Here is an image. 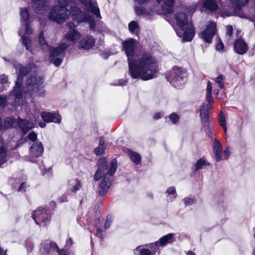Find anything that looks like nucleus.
<instances>
[{"mask_svg":"<svg viewBox=\"0 0 255 255\" xmlns=\"http://www.w3.org/2000/svg\"><path fill=\"white\" fill-rule=\"evenodd\" d=\"M112 222V217L110 215H108L107 217L106 221H105L104 224V230H106L110 227Z\"/></svg>","mask_w":255,"mask_h":255,"instance_id":"50","label":"nucleus"},{"mask_svg":"<svg viewBox=\"0 0 255 255\" xmlns=\"http://www.w3.org/2000/svg\"><path fill=\"white\" fill-rule=\"evenodd\" d=\"M169 118L173 124L178 123L180 119L179 116L174 112L169 115Z\"/></svg>","mask_w":255,"mask_h":255,"instance_id":"40","label":"nucleus"},{"mask_svg":"<svg viewBox=\"0 0 255 255\" xmlns=\"http://www.w3.org/2000/svg\"><path fill=\"white\" fill-rule=\"evenodd\" d=\"M97 165L98 169L94 176L95 181L99 180L105 171L108 169L107 158L105 156L101 157L97 162Z\"/></svg>","mask_w":255,"mask_h":255,"instance_id":"9","label":"nucleus"},{"mask_svg":"<svg viewBox=\"0 0 255 255\" xmlns=\"http://www.w3.org/2000/svg\"><path fill=\"white\" fill-rule=\"evenodd\" d=\"M31 3L34 10L37 13H42L46 11L49 5L47 0H35Z\"/></svg>","mask_w":255,"mask_h":255,"instance_id":"14","label":"nucleus"},{"mask_svg":"<svg viewBox=\"0 0 255 255\" xmlns=\"http://www.w3.org/2000/svg\"><path fill=\"white\" fill-rule=\"evenodd\" d=\"M20 11L21 19L23 21H27L29 18V13L26 7L21 8Z\"/></svg>","mask_w":255,"mask_h":255,"instance_id":"32","label":"nucleus"},{"mask_svg":"<svg viewBox=\"0 0 255 255\" xmlns=\"http://www.w3.org/2000/svg\"><path fill=\"white\" fill-rule=\"evenodd\" d=\"M138 27V25L137 24V22L135 21H131L128 24V29L129 31L131 33H133L135 31V29Z\"/></svg>","mask_w":255,"mask_h":255,"instance_id":"42","label":"nucleus"},{"mask_svg":"<svg viewBox=\"0 0 255 255\" xmlns=\"http://www.w3.org/2000/svg\"><path fill=\"white\" fill-rule=\"evenodd\" d=\"M40 116L43 121L47 123H54L60 124L62 119L58 111L52 112L43 111L41 113Z\"/></svg>","mask_w":255,"mask_h":255,"instance_id":"8","label":"nucleus"},{"mask_svg":"<svg viewBox=\"0 0 255 255\" xmlns=\"http://www.w3.org/2000/svg\"><path fill=\"white\" fill-rule=\"evenodd\" d=\"M168 81L176 89H180L186 83L187 73L184 69L174 66L166 76Z\"/></svg>","mask_w":255,"mask_h":255,"instance_id":"4","label":"nucleus"},{"mask_svg":"<svg viewBox=\"0 0 255 255\" xmlns=\"http://www.w3.org/2000/svg\"><path fill=\"white\" fill-rule=\"evenodd\" d=\"M210 163L207 162L203 158H202L197 160L194 165V170L197 171L202 169L204 166H209Z\"/></svg>","mask_w":255,"mask_h":255,"instance_id":"29","label":"nucleus"},{"mask_svg":"<svg viewBox=\"0 0 255 255\" xmlns=\"http://www.w3.org/2000/svg\"><path fill=\"white\" fill-rule=\"evenodd\" d=\"M89 26L90 28L92 29H93L96 27V22L94 19L89 21Z\"/></svg>","mask_w":255,"mask_h":255,"instance_id":"64","label":"nucleus"},{"mask_svg":"<svg viewBox=\"0 0 255 255\" xmlns=\"http://www.w3.org/2000/svg\"><path fill=\"white\" fill-rule=\"evenodd\" d=\"M203 7L211 12L218 9V4L215 0H205L203 3Z\"/></svg>","mask_w":255,"mask_h":255,"instance_id":"23","label":"nucleus"},{"mask_svg":"<svg viewBox=\"0 0 255 255\" xmlns=\"http://www.w3.org/2000/svg\"><path fill=\"white\" fill-rule=\"evenodd\" d=\"M12 121L10 119L4 121L3 128L7 129L12 127Z\"/></svg>","mask_w":255,"mask_h":255,"instance_id":"55","label":"nucleus"},{"mask_svg":"<svg viewBox=\"0 0 255 255\" xmlns=\"http://www.w3.org/2000/svg\"><path fill=\"white\" fill-rule=\"evenodd\" d=\"M112 181L111 178H107V175L104 176L98 187L99 195L100 196H104L108 192Z\"/></svg>","mask_w":255,"mask_h":255,"instance_id":"13","label":"nucleus"},{"mask_svg":"<svg viewBox=\"0 0 255 255\" xmlns=\"http://www.w3.org/2000/svg\"><path fill=\"white\" fill-rule=\"evenodd\" d=\"M22 42L26 50H29L31 46V38L29 36H23L21 37Z\"/></svg>","mask_w":255,"mask_h":255,"instance_id":"33","label":"nucleus"},{"mask_svg":"<svg viewBox=\"0 0 255 255\" xmlns=\"http://www.w3.org/2000/svg\"><path fill=\"white\" fill-rule=\"evenodd\" d=\"M31 71V69L28 67L22 66L18 70V76L24 78L27 76Z\"/></svg>","mask_w":255,"mask_h":255,"instance_id":"31","label":"nucleus"},{"mask_svg":"<svg viewBox=\"0 0 255 255\" xmlns=\"http://www.w3.org/2000/svg\"><path fill=\"white\" fill-rule=\"evenodd\" d=\"M95 39L92 36H89L82 38L79 42V46L80 48L89 50L95 45Z\"/></svg>","mask_w":255,"mask_h":255,"instance_id":"17","label":"nucleus"},{"mask_svg":"<svg viewBox=\"0 0 255 255\" xmlns=\"http://www.w3.org/2000/svg\"><path fill=\"white\" fill-rule=\"evenodd\" d=\"M81 181L79 179L76 180V184L72 188L71 191L73 193L76 192L81 187Z\"/></svg>","mask_w":255,"mask_h":255,"instance_id":"49","label":"nucleus"},{"mask_svg":"<svg viewBox=\"0 0 255 255\" xmlns=\"http://www.w3.org/2000/svg\"><path fill=\"white\" fill-rule=\"evenodd\" d=\"M175 18L177 25L181 30H184L185 27L188 26V24L192 23V22H188L187 15L183 12H177L175 14Z\"/></svg>","mask_w":255,"mask_h":255,"instance_id":"11","label":"nucleus"},{"mask_svg":"<svg viewBox=\"0 0 255 255\" xmlns=\"http://www.w3.org/2000/svg\"><path fill=\"white\" fill-rule=\"evenodd\" d=\"M219 124L221 126H225L227 125L226 121L225 119V117L223 113L221 112L219 116Z\"/></svg>","mask_w":255,"mask_h":255,"instance_id":"44","label":"nucleus"},{"mask_svg":"<svg viewBox=\"0 0 255 255\" xmlns=\"http://www.w3.org/2000/svg\"><path fill=\"white\" fill-rule=\"evenodd\" d=\"M160 246L158 241H156L154 243L150 244L148 246V248L150 249V251L152 253V255H154L156 254L157 251L159 250L158 247Z\"/></svg>","mask_w":255,"mask_h":255,"instance_id":"36","label":"nucleus"},{"mask_svg":"<svg viewBox=\"0 0 255 255\" xmlns=\"http://www.w3.org/2000/svg\"><path fill=\"white\" fill-rule=\"evenodd\" d=\"M27 138L31 141L35 142L37 139V135L34 131H33L28 134Z\"/></svg>","mask_w":255,"mask_h":255,"instance_id":"51","label":"nucleus"},{"mask_svg":"<svg viewBox=\"0 0 255 255\" xmlns=\"http://www.w3.org/2000/svg\"><path fill=\"white\" fill-rule=\"evenodd\" d=\"M96 236L100 238L101 239L103 238V232H104L105 230H103V228H96Z\"/></svg>","mask_w":255,"mask_h":255,"instance_id":"56","label":"nucleus"},{"mask_svg":"<svg viewBox=\"0 0 255 255\" xmlns=\"http://www.w3.org/2000/svg\"><path fill=\"white\" fill-rule=\"evenodd\" d=\"M110 164L111 166L110 168L107 169V172L105 173L104 175H107L108 178H111V180H113V176L115 173L118 166L117 160L116 159H113Z\"/></svg>","mask_w":255,"mask_h":255,"instance_id":"25","label":"nucleus"},{"mask_svg":"<svg viewBox=\"0 0 255 255\" xmlns=\"http://www.w3.org/2000/svg\"><path fill=\"white\" fill-rule=\"evenodd\" d=\"M233 29L232 25H228L227 26V35H229L230 37L232 36L233 33Z\"/></svg>","mask_w":255,"mask_h":255,"instance_id":"60","label":"nucleus"},{"mask_svg":"<svg viewBox=\"0 0 255 255\" xmlns=\"http://www.w3.org/2000/svg\"><path fill=\"white\" fill-rule=\"evenodd\" d=\"M183 33V39L186 42H190L192 40L195 34V28L193 23L188 24V26L185 27V29L182 30Z\"/></svg>","mask_w":255,"mask_h":255,"instance_id":"16","label":"nucleus"},{"mask_svg":"<svg viewBox=\"0 0 255 255\" xmlns=\"http://www.w3.org/2000/svg\"><path fill=\"white\" fill-rule=\"evenodd\" d=\"M136 40L130 38L122 42V50L124 51L128 65V72L133 79L144 81L155 77L157 71L156 59L150 53L144 52L138 59H133L135 54Z\"/></svg>","mask_w":255,"mask_h":255,"instance_id":"1","label":"nucleus"},{"mask_svg":"<svg viewBox=\"0 0 255 255\" xmlns=\"http://www.w3.org/2000/svg\"><path fill=\"white\" fill-rule=\"evenodd\" d=\"M68 47L69 45L66 43H61L57 47H53L50 51L49 57L51 58L62 56L63 58L65 55V51Z\"/></svg>","mask_w":255,"mask_h":255,"instance_id":"12","label":"nucleus"},{"mask_svg":"<svg viewBox=\"0 0 255 255\" xmlns=\"http://www.w3.org/2000/svg\"><path fill=\"white\" fill-rule=\"evenodd\" d=\"M43 83L44 78L42 76L30 75L26 80L27 91L25 92V96L31 98L44 97L45 90L44 89Z\"/></svg>","mask_w":255,"mask_h":255,"instance_id":"3","label":"nucleus"},{"mask_svg":"<svg viewBox=\"0 0 255 255\" xmlns=\"http://www.w3.org/2000/svg\"><path fill=\"white\" fill-rule=\"evenodd\" d=\"M210 111L208 105L205 103H203L200 109V118L203 128L205 130L206 134L209 137H211L212 133L210 128Z\"/></svg>","mask_w":255,"mask_h":255,"instance_id":"6","label":"nucleus"},{"mask_svg":"<svg viewBox=\"0 0 255 255\" xmlns=\"http://www.w3.org/2000/svg\"><path fill=\"white\" fill-rule=\"evenodd\" d=\"M166 193H167L169 195H172L174 196V198L176 197L177 194L176 189L174 186H171L168 187L166 190Z\"/></svg>","mask_w":255,"mask_h":255,"instance_id":"48","label":"nucleus"},{"mask_svg":"<svg viewBox=\"0 0 255 255\" xmlns=\"http://www.w3.org/2000/svg\"><path fill=\"white\" fill-rule=\"evenodd\" d=\"M100 55L104 59H108L111 55V53L110 50H105L101 53Z\"/></svg>","mask_w":255,"mask_h":255,"instance_id":"53","label":"nucleus"},{"mask_svg":"<svg viewBox=\"0 0 255 255\" xmlns=\"http://www.w3.org/2000/svg\"><path fill=\"white\" fill-rule=\"evenodd\" d=\"M163 4L162 6V10L165 14H171L174 11V0H163Z\"/></svg>","mask_w":255,"mask_h":255,"instance_id":"20","label":"nucleus"},{"mask_svg":"<svg viewBox=\"0 0 255 255\" xmlns=\"http://www.w3.org/2000/svg\"><path fill=\"white\" fill-rule=\"evenodd\" d=\"M49 247L51 249H53L56 250V252L59 255L61 253H65V251L64 249L60 250L57 244L54 242H51L50 243Z\"/></svg>","mask_w":255,"mask_h":255,"instance_id":"43","label":"nucleus"},{"mask_svg":"<svg viewBox=\"0 0 255 255\" xmlns=\"http://www.w3.org/2000/svg\"><path fill=\"white\" fill-rule=\"evenodd\" d=\"M140 246L137 247L135 251H139L140 255H152L150 251L148 249H140Z\"/></svg>","mask_w":255,"mask_h":255,"instance_id":"41","label":"nucleus"},{"mask_svg":"<svg viewBox=\"0 0 255 255\" xmlns=\"http://www.w3.org/2000/svg\"><path fill=\"white\" fill-rule=\"evenodd\" d=\"M127 154L130 158V160L135 164L139 165L141 163V157L140 155L130 149H127Z\"/></svg>","mask_w":255,"mask_h":255,"instance_id":"21","label":"nucleus"},{"mask_svg":"<svg viewBox=\"0 0 255 255\" xmlns=\"http://www.w3.org/2000/svg\"><path fill=\"white\" fill-rule=\"evenodd\" d=\"M213 152L216 161H220L221 160L222 151H214Z\"/></svg>","mask_w":255,"mask_h":255,"instance_id":"59","label":"nucleus"},{"mask_svg":"<svg viewBox=\"0 0 255 255\" xmlns=\"http://www.w3.org/2000/svg\"><path fill=\"white\" fill-rule=\"evenodd\" d=\"M234 51L239 55H244L249 49L248 45L242 38H239L234 41Z\"/></svg>","mask_w":255,"mask_h":255,"instance_id":"10","label":"nucleus"},{"mask_svg":"<svg viewBox=\"0 0 255 255\" xmlns=\"http://www.w3.org/2000/svg\"><path fill=\"white\" fill-rule=\"evenodd\" d=\"M174 234L169 233L160 238L159 240L158 241L160 246L164 247L168 244L172 243L175 241L174 239Z\"/></svg>","mask_w":255,"mask_h":255,"instance_id":"24","label":"nucleus"},{"mask_svg":"<svg viewBox=\"0 0 255 255\" xmlns=\"http://www.w3.org/2000/svg\"><path fill=\"white\" fill-rule=\"evenodd\" d=\"M38 42L41 46L43 47L44 46H46L47 47L49 46L48 44L47 43V41H46L44 35V32L41 31L38 35Z\"/></svg>","mask_w":255,"mask_h":255,"instance_id":"35","label":"nucleus"},{"mask_svg":"<svg viewBox=\"0 0 255 255\" xmlns=\"http://www.w3.org/2000/svg\"><path fill=\"white\" fill-rule=\"evenodd\" d=\"M206 90V94H212V83L210 81L207 82Z\"/></svg>","mask_w":255,"mask_h":255,"instance_id":"62","label":"nucleus"},{"mask_svg":"<svg viewBox=\"0 0 255 255\" xmlns=\"http://www.w3.org/2000/svg\"><path fill=\"white\" fill-rule=\"evenodd\" d=\"M22 96V91L20 89H16L15 91V97L17 98L20 99L21 98Z\"/></svg>","mask_w":255,"mask_h":255,"instance_id":"63","label":"nucleus"},{"mask_svg":"<svg viewBox=\"0 0 255 255\" xmlns=\"http://www.w3.org/2000/svg\"><path fill=\"white\" fill-rule=\"evenodd\" d=\"M7 150L3 146L0 147V167L6 161Z\"/></svg>","mask_w":255,"mask_h":255,"instance_id":"30","label":"nucleus"},{"mask_svg":"<svg viewBox=\"0 0 255 255\" xmlns=\"http://www.w3.org/2000/svg\"><path fill=\"white\" fill-rule=\"evenodd\" d=\"M134 10L136 14L138 16L141 15H151L150 10H148L143 6H135Z\"/></svg>","mask_w":255,"mask_h":255,"instance_id":"28","label":"nucleus"},{"mask_svg":"<svg viewBox=\"0 0 255 255\" xmlns=\"http://www.w3.org/2000/svg\"><path fill=\"white\" fill-rule=\"evenodd\" d=\"M18 124L23 134H26L33 127V124L28 120L18 118Z\"/></svg>","mask_w":255,"mask_h":255,"instance_id":"18","label":"nucleus"},{"mask_svg":"<svg viewBox=\"0 0 255 255\" xmlns=\"http://www.w3.org/2000/svg\"><path fill=\"white\" fill-rule=\"evenodd\" d=\"M224 48L225 46L222 39L219 37H218L216 39V43L215 45L216 50L217 51H220L224 50Z\"/></svg>","mask_w":255,"mask_h":255,"instance_id":"38","label":"nucleus"},{"mask_svg":"<svg viewBox=\"0 0 255 255\" xmlns=\"http://www.w3.org/2000/svg\"><path fill=\"white\" fill-rule=\"evenodd\" d=\"M30 150L33 156L39 157L43 153L44 148L41 141L33 143L30 147Z\"/></svg>","mask_w":255,"mask_h":255,"instance_id":"15","label":"nucleus"},{"mask_svg":"<svg viewBox=\"0 0 255 255\" xmlns=\"http://www.w3.org/2000/svg\"><path fill=\"white\" fill-rule=\"evenodd\" d=\"M184 203L185 206H190L196 203V200L194 199L186 197L184 198Z\"/></svg>","mask_w":255,"mask_h":255,"instance_id":"46","label":"nucleus"},{"mask_svg":"<svg viewBox=\"0 0 255 255\" xmlns=\"http://www.w3.org/2000/svg\"><path fill=\"white\" fill-rule=\"evenodd\" d=\"M213 151H222V146L219 140L216 138L213 141Z\"/></svg>","mask_w":255,"mask_h":255,"instance_id":"37","label":"nucleus"},{"mask_svg":"<svg viewBox=\"0 0 255 255\" xmlns=\"http://www.w3.org/2000/svg\"><path fill=\"white\" fill-rule=\"evenodd\" d=\"M70 15L72 19L78 23L83 22L85 20L82 10L76 6H71L70 10L66 6H54L52 10L48 13V18L52 21L61 23L64 22Z\"/></svg>","mask_w":255,"mask_h":255,"instance_id":"2","label":"nucleus"},{"mask_svg":"<svg viewBox=\"0 0 255 255\" xmlns=\"http://www.w3.org/2000/svg\"><path fill=\"white\" fill-rule=\"evenodd\" d=\"M99 145L94 150V153L97 156L103 154L107 148L106 142L103 136L99 137Z\"/></svg>","mask_w":255,"mask_h":255,"instance_id":"19","label":"nucleus"},{"mask_svg":"<svg viewBox=\"0 0 255 255\" xmlns=\"http://www.w3.org/2000/svg\"><path fill=\"white\" fill-rule=\"evenodd\" d=\"M206 99L208 103V104H207V105L208 106L209 108L210 109V107L214 103L212 94H206ZM205 104L206 105V104Z\"/></svg>","mask_w":255,"mask_h":255,"instance_id":"47","label":"nucleus"},{"mask_svg":"<svg viewBox=\"0 0 255 255\" xmlns=\"http://www.w3.org/2000/svg\"><path fill=\"white\" fill-rule=\"evenodd\" d=\"M249 0H232L233 3L235 4V12L238 14L240 17H242L241 14H240L242 11V7L246 5Z\"/></svg>","mask_w":255,"mask_h":255,"instance_id":"22","label":"nucleus"},{"mask_svg":"<svg viewBox=\"0 0 255 255\" xmlns=\"http://www.w3.org/2000/svg\"><path fill=\"white\" fill-rule=\"evenodd\" d=\"M23 78L18 76L17 80L15 83V88L20 89L22 86V83Z\"/></svg>","mask_w":255,"mask_h":255,"instance_id":"52","label":"nucleus"},{"mask_svg":"<svg viewBox=\"0 0 255 255\" xmlns=\"http://www.w3.org/2000/svg\"><path fill=\"white\" fill-rule=\"evenodd\" d=\"M49 61L50 63H53L55 66L59 67L63 61V58L55 57L50 58L49 57Z\"/></svg>","mask_w":255,"mask_h":255,"instance_id":"39","label":"nucleus"},{"mask_svg":"<svg viewBox=\"0 0 255 255\" xmlns=\"http://www.w3.org/2000/svg\"><path fill=\"white\" fill-rule=\"evenodd\" d=\"M104 221V219H101L99 218L96 219L95 222V227L96 228H103L102 226V224Z\"/></svg>","mask_w":255,"mask_h":255,"instance_id":"57","label":"nucleus"},{"mask_svg":"<svg viewBox=\"0 0 255 255\" xmlns=\"http://www.w3.org/2000/svg\"><path fill=\"white\" fill-rule=\"evenodd\" d=\"M25 33L28 34H31L32 33V30L30 26L29 22H27L25 24Z\"/></svg>","mask_w":255,"mask_h":255,"instance_id":"61","label":"nucleus"},{"mask_svg":"<svg viewBox=\"0 0 255 255\" xmlns=\"http://www.w3.org/2000/svg\"><path fill=\"white\" fill-rule=\"evenodd\" d=\"M87 8V10L95 14L97 17H101L100 10L98 7L94 5L92 0L87 1V4L84 5Z\"/></svg>","mask_w":255,"mask_h":255,"instance_id":"26","label":"nucleus"},{"mask_svg":"<svg viewBox=\"0 0 255 255\" xmlns=\"http://www.w3.org/2000/svg\"><path fill=\"white\" fill-rule=\"evenodd\" d=\"M50 212V211L46 208L39 207L32 212L31 217L36 225L40 226V222H42L43 223V226H47L50 222L51 215L48 217Z\"/></svg>","mask_w":255,"mask_h":255,"instance_id":"5","label":"nucleus"},{"mask_svg":"<svg viewBox=\"0 0 255 255\" xmlns=\"http://www.w3.org/2000/svg\"><path fill=\"white\" fill-rule=\"evenodd\" d=\"M8 82V77L5 74H1L0 75V84L4 85L7 84Z\"/></svg>","mask_w":255,"mask_h":255,"instance_id":"54","label":"nucleus"},{"mask_svg":"<svg viewBox=\"0 0 255 255\" xmlns=\"http://www.w3.org/2000/svg\"><path fill=\"white\" fill-rule=\"evenodd\" d=\"M7 98L0 95V107H4L6 105Z\"/></svg>","mask_w":255,"mask_h":255,"instance_id":"58","label":"nucleus"},{"mask_svg":"<svg viewBox=\"0 0 255 255\" xmlns=\"http://www.w3.org/2000/svg\"><path fill=\"white\" fill-rule=\"evenodd\" d=\"M29 186V185H28L27 182H23L20 184L18 188L17 191L18 192H22V193L26 192V188Z\"/></svg>","mask_w":255,"mask_h":255,"instance_id":"45","label":"nucleus"},{"mask_svg":"<svg viewBox=\"0 0 255 255\" xmlns=\"http://www.w3.org/2000/svg\"><path fill=\"white\" fill-rule=\"evenodd\" d=\"M225 77L222 74L219 75L215 78L216 83H218L219 87L221 89H223L225 88L224 85Z\"/></svg>","mask_w":255,"mask_h":255,"instance_id":"34","label":"nucleus"},{"mask_svg":"<svg viewBox=\"0 0 255 255\" xmlns=\"http://www.w3.org/2000/svg\"><path fill=\"white\" fill-rule=\"evenodd\" d=\"M217 32L216 23L211 20L207 25L205 29L200 33V36L205 42L210 44L212 42L213 39Z\"/></svg>","mask_w":255,"mask_h":255,"instance_id":"7","label":"nucleus"},{"mask_svg":"<svg viewBox=\"0 0 255 255\" xmlns=\"http://www.w3.org/2000/svg\"><path fill=\"white\" fill-rule=\"evenodd\" d=\"M80 35V33L77 30L73 29L65 34V38L69 41H74L79 39Z\"/></svg>","mask_w":255,"mask_h":255,"instance_id":"27","label":"nucleus"}]
</instances>
